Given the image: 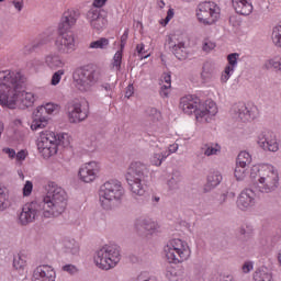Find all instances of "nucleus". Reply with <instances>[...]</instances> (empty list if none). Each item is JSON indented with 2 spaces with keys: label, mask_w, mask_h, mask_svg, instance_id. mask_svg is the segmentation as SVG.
I'll return each mask as SVG.
<instances>
[{
  "label": "nucleus",
  "mask_w": 281,
  "mask_h": 281,
  "mask_svg": "<svg viewBox=\"0 0 281 281\" xmlns=\"http://www.w3.org/2000/svg\"><path fill=\"white\" fill-rule=\"evenodd\" d=\"M179 150V145L178 144H172L169 146V153L168 155H172V153H177Z\"/></svg>",
  "instance_id": "obj_63"
},
{
  "label": "nucleus",
  "mask_w": 281,
  "mask_h": 281,
  "mask_svg": "<svg viewBox=\"0 0 281 281\" xmlns=\"http://www.w3.org/2000/svg\"><path fill=\"white\" fill-rule=\"evenodd\" d=\"M122 256L117 245H104L94 254V265L103 271L117 267Z\"/></svg>",
  "instance_id": "obj_9"
},
{
  "label": "nucleus",
  "mask_w": 281,
  "mask_h": 281,
  "mask_svg": "<svg viewBox=\"0 0 281 281\" xmlns=\"http://www.w3.org/2000/svg\"><path fill=\"white\" fill-rule=\"evenodd\" d=\"M180 109L187 115L194 113L196 122L200 124H210L218 108L214 101H206L201 103V99L192 95H187L180 99Z\"/></svg>",
  "instance_id": "obj_3"
},
{
  "label": "nucleus",
  "mask_w": 281,
  "mask_h": 281,
  "mask_svg": "<svg viewBox=\"0 0 281 281\" xmlns=\"http://www.w3.org/2000/svg\"><path fill=\"white\" fill-rule=\"evenodd\" d=\"M47 126V117L43 116L38 110L33 112V122L31 124L32 131H38V128H45Z\"/></svg>",
  "instance_id": "obj_27"
},
{
  "label": "nucleus",
  "mask_w": 281,
  "mask_h": 281,
  "mask_svg": "<svg viewBox=\"0 0 281 281\" xmlns=\"http://www.w3.org/2000/svg\"><path fill=\"white\" fill-rule=\"evenodd\" d=\"M216 47V44L212 41H205L203 44V52H212Z\"/></svg>",
  "instance_id": "obj_51"
},
{
  "label": "nucleus",
  "mask_w": 281,
  "mask_h": 281,
  "mask_svg": "<svg viewBox=\"0 0 281 281\" xmlns=\"http://www.w3.org/2000/svg\"><path fill=\"white\" fill-rule=\"evenodd\" d=\"M146 114L149 116L159 115V111L156 108H148Z\"/></svg>",
  "instance_id": "obj_61"
},
{
  "label": "nucleus",
  "mask_w": 281,
  "mask_h": 281,
  "mask_svg": "<svg viewBox=\"0 0 281 281\" xmlns=\"http://www.w3.org/2000/svg\"><path fill=\"white\" fill-rule=\"evenodd\" d=\"M90 49H106L109 47V38L101 37L98 41L90 43Z\"/></svg>",
  "instance_id": "obj_36"
},
{
  "label": "nucleus",
  "mask_w": 281,
  "mask_h": 281,
  "mask_svg": "<svg viewBox=\"0 0 281 281\" xmlns=\"http://www.w3.org/2000/svg\"><path fill=\"white\" fill-rule=\"evenodd\" d=\"M105 3H106V0H94L92 5L93 8H97L98 10H100V8H102Z\"/></svg>",
  "instance_id": "obj_60"
},
{
  "label": "nucleus",
  "mask_w": 281,
  "mask_h": 281,
  "mask_svg": "<svg viewBox=\"0 0 281 281\" xmlns=\"http://www.w3.org/2000/svg\"><path fill=\"white\" fill-rule=\"evenodd\" d=\"M166 258L169 262L173 265H179L181 262H186L192 251L190 250V246L181 239H171L165 246Z\"/></svg>",
  "instance_id": "obj_10"
},
{
  "label": "nucleus",
  "mask_w": 281,
  "mask_h": 281,
  "mask_svg": "<svg viewBox=\"0 0 281 281\" xmlns=\"http://www.w3.org/2000/svg\"><path fill=\"white\" fill-rule=\"evenodd\" d=\"M254 232L248 226H241L239 228V238L240 240L247 241L249 238H251Z\"/></svg>",
  "instance_id": "obj_43"
},
{
  "label": "nucleus",
  "mask_w": 281,
  "mask_h": 281,
  "mask_svg": "<svg viewBox=\"0 0 281 281\" xmlns=\"http://www.w3.org/2000/svg\"><path fill=\"white\" fill-rule=\"evenodd\" d=\"M257 144L263 150H269V153H278L280 148L278 145V139L276 138V134L269 131L263 132L258 136Z\"/></svg>",
  "instance_id": "obj_17"
},
{
  "label": "nucleus",
  "mask_w": 281,
  "mask_h": 281,
  "mask_svg": "<svg viewBox=\"0 0 281 281\" xmlns=\"http://www.w3.org/2000/svg\"><path fill=\"white\" fill-rule=\"evenodd\" d=\"M27 157V154L25 150H20L18 154H15V158L18 161H25V158Z\"/></svg>",
  "instance_id": "obj_54"
},
{
  "label": "nucleus",
  "mask_w": 281,
  "mask_h": 281,
  "mask_svg": "<svg viewBox=\"0 0 281 281\" xmlns=\"http://www.w3.org/2000/svg\"><path fill=\"white\" fill-rule=\"evenodd\" d=\"M172 54H175L178 60H186L188 58V52L186 50V44L180 42L172 46Z\"/></svg>",
  "instance_id": "obj_30"
},
{
  "label": "nucleus",
  "mask_w": 281,
  "mask_h": 281,
  "mask_svg": "<svg viewBox=\"0 0 281 281\" xmlns=\"http://www.w3.org/2000/svg\"><path fill=\"white\" fill-rule=\"evenodd\" d=\"M101 91L106 98H113V85L103 83L101 86Z\"/></svg>",
  "instance_id": "obj_45"
},
{
  "label": "nucleus",
  "mask_w": 281,
  "mask_h": 281,
  "mask_svg": "<svg viewBox=\"0 0 281 281\" xmlns=\"http://www.w3.org/2000/svg\"><path fill=\"white\" fill-rule=\"evenodd\" d=\"M43 45H47V40L36 41L31 46H26L25 49L29 52H34V49H38V47H43Z\"/></svg>",
  "instance_id": "obj_47"
},
{
  "label": "nucleus",
  "mask_w": 281,
  "mask_h": 281,
  "mask_svg": "<svg viewBox=\"0 0 281 281\" xmlns=\"http://www.w3.org/2000/svg\"><path fill=\"white\" fill-rule=\"evenodd\" d=\"M237 166H246L248 167L249 164H251V155L247 151H241L239 153V155L237 156V161H236Z\"/></svg>",
  "instance_id": "obj_35"
},
{
  "label": "nucleus",
  "mask_w": 281,
  "mask_h": 281,
  "mask_svg": "<svg viewBox=\"0 0 281 281\" xmlns=\"http://www.w3.org/2000/svg\"><path fill=\"white\" fill-rule=\"evenodd\" d=\"M55 47L58 54L67 56L76 52V35L74 32H58Z\"/></svg>",
  "instance_id": "obj_13"
},
{
  "label": "nucleus",
  "mask_w": 281,
  "mask_h": 281,
  "mask_svg": "<svg viewBox=\"0 0 281 281\" xmlns=\"http://www.w3.org/2000/svg\"><path fill=\"white\" fill-rule=\"evenodd\" d=\"M32 281H56V271L48 265L38 266L33 271Z\"/></svg>",
  "instance_id": "obj_19"
},
{
  "label": "nucleus",
  "mask_w": 281,
  "mask_h": 281,
  "mask_svg": "<svg viewBox=\"0 0 281 281\" xmlns=\"http://www.w3.org/2000/svg\"><path fill=\"white\" fill-rule=\"evenodd\" d=\"M201 150L206 157H212V155H218V153H221V146H218V144L214 145L212 143H207L201 147Z\"/></svg>",
  "instance_id": "obj_31"
},
{
  "label": "nucleus",
  "mask_w": 281,
  "mask_h": 281,
  "mask_svg": "<svg viewBox=\"0 0 281 281\" xmlns=\"http://www.w3.org/2000/svg\"><path fill=\"white\" fill-rule=\"evenodd\" d=\"M10 207V200L8 195V189L0 187V212H3Z\"/></svg>",
  "instance_id": "obj_33"
},
{
  "label": "nucleus",
  "mask_w": 281,
  "mask_h": 281,
  "mask_svg": "<svg viewBox=\"0 0 281 281\" xmlns=\"http://www.w3.org/2000/svg\"><path fill=\"white\" fill-rule=\"evenodd\" d=\"M272 41L276 47H281V24L276 26L272 31Z\"/></svg>",
  "instance_id": "obj_42"
},
{
  "label": "nucleus",
  "mask_w": 281,
  "mask_h": 281,
  "mask_svg": "<svg viewBox=\"0 0 281 281\" xmlns=\"http://www.w3.org/2000/svg\"><path fill=\"white\" fill-rule=\"evenodd\" d=\"M45 65L52 71H58L60 69H65L67 67V61L57 54H48L45 56Z\"/></svg>",
  "instance_id": "obj_22"
},
{
  "label": "nucleus",
  "mask_w": 281,
  "mask_h": 281,
  "mask_svg": "<svg viewBox=\"0 0 281 281\" xmlns=\"http://www.w3.org/2000/svg\"><path fill=\"white\" fill-rule=\"evenodd\" d=\"M233 8L237 14L249 16L254 12L251 0H232Z\"/></svg>",
  "instance_id": "obj_24"
},
{
  "label": "nucleus",
  "mask_w": 281,
  "mask_h": 281,
  "mask_svg": "<svg viewBox=\"0 0 281 281\" xmlns=\"http://www.w3.org/2000/svg\"><path fill=\"white\" fill-rule=\"evenodd\" d=\"M99 172L100 165L97 161H90L80 168L79 177L83 183H91L95 181Z\"/></svg>",
  "instance_id": "obj_18"
},
{
  "label": "nucleus",
  "mask_w": 281,
  "mask_h": 281,
  "mask_svg": "<svg viewBox=\"0 0 281 281\" xmlns=\"http://www.w3.org/2000/svg\"><path fill=\"white\" fill-rule=\"evenodd\" d=\"M238 58H240V54L238 53H233L227 56L228 66L225 67L224 74L221 77L222 82H227V80L232 78L236 67H238Z\"/></svg>",
  "instance_id": "obj_23"
},
{
  "label": "nucleus",
  "mask_w": 281,
  "mask_h": 281,
  "mask_svg": "<svg viewBox=\"0 0 281 281\" xmlns=\"http://www.w3.org/2000/svg\"><path fill=\"white\" fill-rule=\"evenodd\" d=\"M89 117V102L75 99L68 103V120L70 124H79Z\"/></svg>",
  "instance_id": "obj_12"
},
{
  "label": "nucleus",
  "mask_w": 281,
  "mask_h": 281,
  "mask_svg": "<svg viewBox=\"0 0 281 281\" xmlns=\"http://www.w3.org/2000/svg\"><path fill=\"white\" fill-rule=\"evenodd\" d=\"M150 175L148 166L140 161H134L130 165L126 173V181L130 186L131 192L136 196H144L146 194V180Z\"/></svg>",
  "instance_id": "obj_6"
},
{
  "label": "nucleus",
  "mask_w": 281,
  "mask_h": 281,
  "mask_svg": "<svg viewBox=\"0 0 281 281\" xmlns=\"http://www.w3.org/2000/svg\"><path fill=\"white\" fill-rule=\"evenodd\" d=\"M86 16L93 30H102L103 27H106V18L103 16L102 10L91 8Z\"/></svg>",
  "instance_id": "obj_20"
},
{
  "label": "nucleus",
  "mask_w": 281,
  "mask_h": 281,
  "mask_svg": "<svg viewBox=\"0 0 281 281\" xmlns=\"http://www.w3.org/2000/svg\"><path fill=\"white\" fill-rule=\"evenodd\" d=\"M254 205H256V192L254 189L241 191L237 200L239 210H248V207H254Z\"/></svg>",
  "instance_id": "obj_21"
},
{
  "label": "nucleus",
  "mask_w": 281,
  "mask_h": 281,
  "mask_svg": "<svg viewBox=\"0 0 281 281\" xmlns=\"http://www.w3.org/2000/svg\"><path fill=\"white\" fill-rule=\"evenodd\" d=\"M136 50L142 58H148L150 55H146V48L144 44H137Z\"/></svg>",
  "instance_id": "obj_50"
},
{
  "label": "nucleus",
  "mask_w": 281,
  "mask_h": 281,
  "mask_svg": "<svg viewBox=\"0 0 281 281\" xmlns=\"http://www.w3.org/2000/svg\"><path fill=\"white\" fill-rule=\"evenodd\" d=\"M221 281H234V277L228 276V277H225L224 279H222Z\"/></svg>",
  "instance_id": "obj_64"
},
{
  "label": "nucleus",
  "mask_w": 281,
  "mask_h": 281,
  "mask_svg": "<svg viewBox=\"0 0 281 281\" xmlns=\"http://www.w3.org/2000/svg\"><path fill=\"white\" fill-rule=\"evenodd\" d=\"M102 74L93 66H83L74 70L72 82L78 91L81 93H89L100 82Z\"/></svg>",
  "instance_id": "obj_8"
},
{
  "label": "nucleus",
  "mask_w": 281,
  "mask_h": 281,
  "mask_svg": "<svg viewBox=\"0 0 281 281\" xmlns=\"http://www.w3.org/2000/svg\"><path fill=\"white\" fill-rule=\"evenodd\" d=\"M69 196L67 191L56 183L49 186L46 195L40 201L26 203L22 207L19 215L20 224L30 225L34 223L42 214L44 218H52V216H60L67 210V201Z\"/></svg>",
  "instance_id": "obj_1"
},
{
  "label": "nucleus",
  "mask_w": 281,
  "mask_h": 281,
  "mask_svg": "<svg viewBox=\"0 0 281 281\" xmlns=\"http://www.w3.org/2000/svg\"><path fill=\"white\" fill-rule=\"evenodd\" d=\"M250 178L254 189L262 194H271L280 186V176L271 165L254 166L250 169Z\"/></svg>",
  "instance_id": "obj_4"
},
{
  "label": "nucleus",
  "mask_w": 281,
  "mask_h": 281,
  "mask_svg": "<svg viewBox=\"0 0 281 281\" xmlns=\"http://www.w3.org/2000/svg\"><path fill=\"white\" fill-rule=\"evenodd\" d=\"M234 175H235V178L237 179V181H243V179H245V177H247V167L236 164Z\"/></svg>",
  "instance_id": "obj_39"
},
{
  "label": "nucleus",
  "mask_w": 281,
  "mask_h": 281,
  "mask_svg": "<svg viewBox=\"0 0 281 281\" xmlns=\"http://www.w3.org/2000/svg\"><path fill=\"white\" fill-rule=\"evenodd\" d=\"M214 74V64L205 61L202 67L201 78L202 80H210Z\"/></svg>",
  "instance_id": "obj_34"
},
{
  "label": "nucleus",
  "mask_w": 281,
  "mask_h": 281,
  "mask_svg": "<svg viewBox=\"0 0 281 281\" xmlns=\"http://www.w3.org/2000/svg\"><path fill=\"white\" fill-rule=\"evenodd\" d=\"M2 150L10 157V159H14L16 157V151L12 148H3Z\"/></svg>",
  "instance_id": "obj_55"
},
{
  "label": "nucleus",
  "mask_w": 281,
  "mask_h": 281,
  "mask_svg": "<svg viewBox=\"0 0 281 281\" xmlns=\"http://www.w3.org/2000/svg\"><path fill=\"white\" fill-rule=\"evenodd\" d=\"M27 261L25 260L24 255H15L13 258V267L14 269H24Z\"/></svg>",
  "instance_id": "obj_40"
},
{
  "label": "nucleus",
  "mask_w": 281,
  "mask_h": 281,
  "mask_svg": "<svg viewBox=\"0 0 281 281\" xmlns=\"http://www.w3.org/2000/svg\"><path fill=\"white\" fill-rule=\"evenodd\" d=\"M135 93V88L133 85H128L125 91V98H131Z\"/></svg>",
  "instance_id": "obj_59"
},
{
  "label": "nucleus",
  "mask_w": 281,
  "mask_h": 281,
  "mask_svg": "<svg viewBox=\"0 0 281 281\" xmlns=\"http://www.w3.org/2000/svg\"><path fill=\"white\" fill-rule=\"evenodd\" d=\"M168 89H170V86H161L159 94L161 98H168Z\"/></svg>",
  "instance_id": "obj_57"
},
{
  "label": "nucleus",
  "mask_w": 281,
  "mask_h": 281,
  "mask_svg": "<svg viewBox=\"0 0 281 281\" xmlns=\"http://www.w3.org/2000/svg\"><path fill=\"white\" fill-rule=\"evenodd\" d=\"M162 80H164V82H166V85H164L165 87H171L172 79L170 77V74H164L162 75Z\"/></svg>",
  "instance_id": "obj_56"
},
{
  "label": "nucleus",
  "mask_w": 281,
  "mask_h": 281,
  "mask_svg": "<svg viewBox=\"0 0 281 281\" xmlns=\"http://www.w3.org/2000/svg\"><path fill=\"white\" fill-rule=\"evenodd\" d=\"M25 77L21 72L0 71V104L7 109H27L34 104L32 92L21 91Z\"/></svg>",
  "instance_id": "obj_2"
},
{
  "label": "nucleus",
  "mask_w": 281,
  "mask_h": 281,
  "mask_svg": "<svg viewBox=\"0 0 281 281\" xmlns=\"http://www.w3.org/2000/svg\"><path fill=\"white\" fill-rule=\"evenodd\" d=\"M135 229L139 236L148 238L149 236H153V234H157L159 225L150 218H138L135 222Z\"/></svg>",
  "instance_id": "obj_14"
},
{
  "label": "nucleus",
  "mask_w": 281,
  "mask_h": 281,
  "mask_svg": "<svg viewBox=\"0 0 281 281\" xmlns=\"http://www.w3.org/2000/svg\"><path fill=\"white\" fill-rule=\"evenodd\" d=\"M126 191L119 180H109L100 187L99 201L103 210H113L115 205L122 203Z\"/></svg>",
  "instance_id": "obj_7"
},
{
  "label": "nucleus",
  "mask_w": 281,
  "mask_h": 281,
  "mask_svg": "<svg viewBox=\"0 0 281 281\" xmlns=\"http://www.w3.org/2000/svg\"><path fill=\"white\" fill-rule=\"evenodd\" d=\"M61 270L65 271L66 273H69V276H76L78 273V267L75 265L68 263L61 267Z\"/></svg>",
  "instance_id": "obj_46"
},
{
  "label": "nucleus",
  "mask_w": 281,
  "mask_h": 281,
  "mask_svg": "<svg viewBox=\"0 0 281 281\" xmlns=\"http://www.w3.org/2000/svg\"><path fill=\"white\" fill-rule=\"evenodd\" d=\"M12 4L14 5V9L18 10L19 12L23 10V1L13 0Z\"/></svg>",
  "instance_id": "obj_62"
},
{
  "label": "nucleus",
  "mask_w": 281,
  "mask_h": 281,
  "mask_svg": "<svg viewBox=\"0 0 281 281\" xmlns=\"http://www.w3.org/2000/svg\"><path fill=\"white\" fill-rule=\"evenodd\" d=\"M181 181H183V175H181V171L175 170L171 173V178L167 181V186L169 190H179Z\"/></svg>",
  "instance_id": "obj_29"
},
{
  "label": "nucleus",
  "mask_w": 281,
  "mask_h": 281,
  "mask_svg": "<svg viewBox=\"0 0 281 281\" xmlns=\"http://www.w3.org/2000/svg\"><path fill=\"white\" fill-rule=\"evenodd\" d=\"M175 18V9H169L167 11V16L164 20V25H168V23H170V20H172Z\"/></svg>",
  "instance_id": "obj_53"
},
{
  "label": "nucleus",
  "mask_w": 281,
  "mask_h": 281,
  "mask_svg": "<svg viewBox=\"0 0 281 281\" xmlns=\"http://www.w3.org/2000/svg\"><path fill=\"white\" fill-rule=\"evenodd\" d=\"M195 12L201 25H214L218 21V16H221L218 5L212 1L200 2Z\"/></svg>",
  "instance_id": "obj_11"
},
{
  "label": "nucleus",
  "mask_w": 281,
  "mask_h": 281,
  "mask_svg": "<svg viewBox=\"0 0 281 281\" xmlns=\"http://www.w3.org/2000/svg\"><path fill=\"white\" fill-rule=\"evenodd\" d=\"M126 41H128V29H126L121 36V52L126 47Z\"/></svg>",
  "instance_id": "obj_52"
},
{
  "label": "nucleus",
  "mask_w": 281,
  "mask_h": 281,
  "mask_svg": "<svg viewBox=\"0 0 281 281\" xmlns=\"http://www.w3.org/2000/svg\"><path fill=\"white\" fill-rule=\"evenodd\" d=\"M221 181H223V175L221 171H213L207 176V182L204 186V192H211L217 186H221Z\"/></svg>",
  "instance_id": "obj_26"
},
{
  "label": "nucleus",
  "mask_w": 281,
  "mask_h": 281,
  "mask_svg": "<svg viewBox=\"0 0 281 281\" xmlns=\"http://www.w3.org/2000/svg\"><path fill=\"white\" fill-rule=\"evenodd\" d=\"M166 278H168L170 281H179V276H177V270L175 268L167 269Z\"/></svg>",
  "instance_id": "obj_48"
},
{
  "label": "nucleus",
  "mask_w": 281,
  "mask_h": 281,
  "mask_svg": "<svg viewBox=\"0 0 281 281\" xmlns=\"http://www.w3.org/2000/svg\"><path fill=\"white\" fill-rule=\"evenodd\" d=\"M69 135L68 134H56L54 132H42L40 140L37 143V149L43 155L44 159H49L58 153H63L64 148H68Z\"/></svg>",
  "instance_id": "obj_5"
},
{
  "label": "nucleus",
  "mask_w": 281,
  "mask_h": 281,
  "mask_svg": "<svg viewBox=\"0 0 281 281\" xmlns=\"http://www.w3.org/2000/svg\"><path fill=\"white\" fill-rule=\"evenodd\" d=\"M122 52L123 50H117L113 56L111 67L112 69H115V71L122 70Z\"/></svg>",
  "instance_id": "obj_38"
},
{
  "label": "nucleus",
  "mask_w": 281,
  "mask_h": 281,
  "mask_svg": "<svg viewBox=\"0 0 281 281\" xmlns=\"http://www.w3.org/2000/svg\"><path fill=\"white\" fill-rule=\"evenodd\" d=\"M78 19H80V11L76 9H68L64 12L60 19L58 32H72L71 27L76 25Z\"/></svg>",
  "instance_id": "obj_16"
},
{
  "label": "nucleus",
  "mask_w": 281,
  "mask_h": 281,
  "mask_svg": "<svg viewBox=\"0 0 281 281\" xmlns=\"http://www.w3.org/2000/svg\"><path fill=\"white\" fill-rule=\"evenodd\" d=\"M168 156H169V154H167V153L154 154L151 156L150 161H151L153 166L159 167V166H161V164H164V159H167Z\"/></svg>",
  "instance_id": "obj_41"
},
{
  "label": "nucleus",
  "mask_w": 281,
  "mask_h": 281,
  "mask_svg": "<svg viewBox=\"0 0 281 281\" xmlns=\"http://www.w3.org/2000/svg\"><path fill=\"white\" fill-rule=\"evenodd\" d=\"M63 76H65V69H59L55 71L52 76L50 85H53V87L60 85V80L63 79Z\"/></svg>",
  "instance_id": "obj_44"
},
{
  "label": "nucleus",
  "mask_w": 281,
  "mask_h": 281,
  "mask_svg": "<svg viewBox=\"0 0 281 281\" xmlns=\"http://www.w3.org/2000/svg\"><path fill=\"white\" fill-rule=\"evenodd\" d=\"M63 251L66 256H80V243L74 238H65L63 240Z\"/></svg>",
  "instance_id": "obj_25"
},
{
  "label": "nucleus",
  "mask_w": 281,
  "mask_h": 281,
  "mask_svg": "<svg viewBox=\"0 0 281 281\" xmlns=\"http://www.w3.org/2000/svg\"><path fill=\"white\" fill-rule=\"evenodd\" d=\"M38 113L43 115V113H47L48 115H54V113H58L60 111V105L54 103H46L45 105H41L36 109Z\"/></svg>",
  "instance_id": "obj_32"
},
{
  "label": "nucleus",
  "mask_w": 281,
  "mask_h": 281,
  "mask_svg": "<svg viewBox=\"0 0 281 281\" xmlns=\"http://www.w3.org/2000/svg\"><path fill=\"white\" fill-rule=\"evenodd\" d=\"M32 190H34V184L32 181L27 180L23 187V196H30V194H32Z\"/></svg>",
  "instance_id": "obj_49"
},
{
  "label": "nucleus",
  "mask_w": 281,
  "mask_h": 281,
  "mask_svg": "<svg viewBox=\"0 0 281 281\" xmlns=\"http://www.w3.org/2000/svg\"><path fill=\"white\" fill-rule=\"evenodd\" d=\"M255 281H276L273 280V273L267 269V267H261L257 269L254 273Z\"/></svg>",
  "instance_id": "obj_28"
},
{
  "label": "nucleus",
  "mask_w": 281,
  "mask_h": 281,
  "mask_svg": "<svg viewBox=\"0 0 281 281\" xmlns=\"http://www.w3.org/2000/svg\"><path fill=\"white\" fill-rule=\"evenodd\" d=\"M254 109L245 103H236L232 108V115L235 120H239V122H251V120L256 119Z\"/></svg>",
  "instance_id": "obj_15"
},
{
  "label": "nucleus",
  "mask_w": 281,
  "mask_h": 281,
  "mask_svg": "<svg viewBox=\"0 0 281 281\" xmlns=\"http://www.w3.org/2000/svg\"><path fill=\"white\" fill-rule=\"evenodd\" d=\"M241 269L244 273H249L254 269V263L245 262Z\"/></svg>",
  "instance_id": "obj_58"
},
{
  "label": "nucleus",
  "mask_w": 281,
  "mask_h": 281,
  "mask_svg": "<svg viewBox=\"0 0 281 281\" xmlns=\"http://www.w3.org/2000/svg\"><path fill=\"white\" fill-rule=\"evenodd\" d=\"M266 69H274V71H280L281 74V58L274 57L266 61Z\"/></svg>",
  "instance_id": "obj_37"
}]
</instances>
